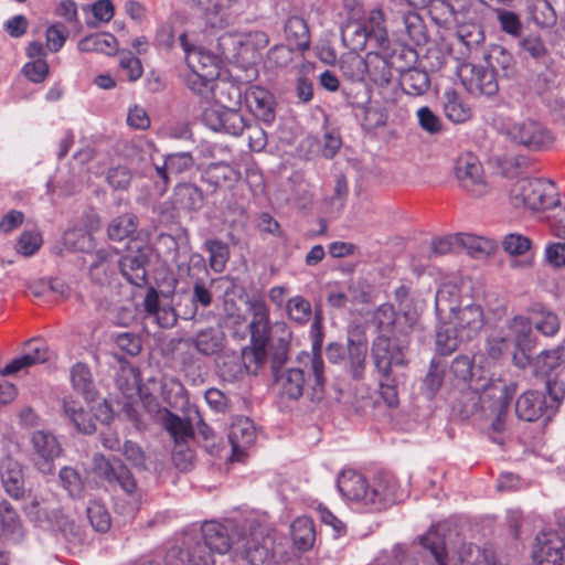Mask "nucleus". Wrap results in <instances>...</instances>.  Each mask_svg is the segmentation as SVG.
Listing matches in <instances>:
<instances>
[{
    "mask_svg": "<svg viewBox=\"0 0 565 565\" xmlns=\"http://www.w3.org/2000/svg\"><path fill=\"white\" fill-rule=\"evenodd\" d=\"M285 312L290 321L303 326L311 319L312 307L308 299L297 295L286 300Z\"/></svg>",
    "mask_w": 565,
    "mask_h": 565,
    "instance_id": "09e8293b",
    "label": "nucleus"
},
{
    "mask_svg": "<svg viewBox=\"0 0 565 565\" xmlns=\"http://www.w3.org/2000/svg\"><path fill=\"white\" fill-rule=\"evenodd\" d=\"M235 43L241 47L238 52L239 54H247L250 52L253 57L256 52L265 49L268 45L269 39L268 35L263 31H252L239 35Z\"/></svg>",
    "mask_w": 565,
    "mask_h": 565,
    "instance_id": "e2e57ef3",
    "label": "nucleus"
},
{
    "mask_svg": "<svg viewBox=\"0 0 565 565\" xmlns=\"http://www.w3.org/2000/svg\"><path fill=\"white\" fill-rule=\"evenodd\" d=\"M189 347L204 356L218 355L223 352L226 343L225 333L216 327H209L199 330L193 337L185 340Z\"/></svg>",
    "mask_w": 565,
    "mask_h": 565,
    "instance_id": "bb28decb",
    "label": "nucleus"
},
{
    "mask_svg": "<svg viewBox=\"0 0 565 565\" xmlns=\"http://www.w3.org/2000/svg\"><path fill=\"white\" fill-rule=\"evenodd\" d=\"M399 500H402V493L395 476L390 472L377 473L371 483L367 507L377 511Z\"/></svg>",
    "mask_w": 565,
    "mask_h": 565,
    "instance_id": "6ab92c4d",
    "label": "nucleus"
},
{
    "mask_svg": "<svg viewBox=\"0 0 565 565\" xmlns=\"http://www.w3.org/2000/svg\"><path fill=\"white\" fill-rule=\"evenodd\" d=\"M212 552L202 542H195L185 548L171 547L164 559L167 565H215Z\"/></svg>",
    "mask_w": 565,
    "mask_h": 565,
    "instance_id": "393cba45",
    "label": "nucleus"
},
{
    "mask_svg": "<svg viewBox=\"0 0 565 565\" xmlns=\"http://www.w3.org/2000/svg\"><path fill=\"white\" fill-rule=\"evenodd\" d=\"M179 42L185 54V62L190 71L204 73L205 77L218 76V60L214 54L198 46L189 39L186 33L179 36Z\"/></svg>",
    "mask_w": 565,
    "mask_h": 565,
    "instance_id": "a211bd4d",
    "label": "nucleus"
},
{
    "mask_svg": "<svg viewBox=\"0 0 565 565\" xmlns=\"http://www.w3.org/2000/svg\"><path fill=\"white\" fill-rule=\"evenodd\" d=\"M241 173L231 164L212 163L203 174V180L214 188H232L239 180Z\"/></svg>",
    "mask_w": 565,
    "mask_h": 565,
    "instance_id": "f704fd0d",
    "label": "nucleus"
},
{
    "mask_svg": "<svg viewBox=\"0 0 565 565\" xmlns=\"http://www.w3.org/2000/svg\"><path fill=\"white\" fill-rule=\"evenodd\" d=\"M511 204L532 211L548 210L559 203L555 183L544 179H520L510 190Z\"/></svg>",
    "mask_w": 565,
    "mask_h": 565,
    "instance_id": "20e7f679",
    "label": "nucleus"
},
{
    "mask_svg": "<svg viewBox=\"0 0 565 565\" xmlns=\"http://www.w3.org/2000/svg\"><path fill=\"white\" fill-rule=\"evenodd\" d=\"M500 332L503 335L512 339V344H514L516 348H521L529 342L530 335L532 333L531 318L515 316L508 322L505 328L500 330Z\"/></svg>",
    "mask_w": 565,
    "mask_h": 565,
    "instance_id": "de8ad7c7",
    "label": "nucleus"
},
{
    "mask_svg": "<svg viewBox=\"0 0 565 565\" xmlns=\"http://www.w3.org/2000/svg\"><path fill=\"white\" fill-rule=\"evenodd\" d=\"M450 372L456 379L462 382H468L471 391L472 385L477 382L486 384L489 381H501L500 379L487 377L486 375L477 377L473 362L468 356H457L451 363Z\"/></svg>",
    "mask_w": 565,
    "mask_h": 565,
    "instance_id": "a18cd8bd",
    "label": "nucleus"
},
{
    "mask_svg": "<svg viewBox=\"0 0 565 565\" xmlns=\"http://www.w3.org/2000/svg\"><path fill=\"white\" fill-rule=\"evenodd\" d=\"M418 313L415 309H404L396 313L393 306L381 305L374 315L380 334L408 337L418 322Z\"/></svg>",
    "mask_w": 565,
    "mask_h": 565,
    "instance_id": "9d476101",
    "label": "nucleus"
},
{
    "mask_svg": "<svg viewBox=\"0 0 565 565\" xmlns=\"http://www.w3.org/2000/svg\"><path fill=\"white\" fill-rule=\"evenodd\" d=\"M256 438L255 428L246 417L236 419L230 427L228 441L232 446L233 459L241 461Z\"/></svg>",
    "mask_w": 565,
    "mask_h": 565,
    "instance_id": "cd10ccee",
    "label": "nucleus"
},
{
    "mask_svg": "<svg viewBox=\"0 0 565 565\" xmlns=\"http://www.w3.org/2000/svg\"><path fill=\"white\" fill-rule=\"evenodd\" d=\"M407 337L379 334L373 341L371 354L376 371L388 379L393 366L406 365Z\"/></svg>",
    "mask_w": 565,
    "mask_h": 565,
    "instance_id": "0eeeda50",
    "label": "nucleus"
},
{
    "mask_svg": "<svg viewBox=\"0 0 565 565\" xmlns=\"http://www.w3.org/2000/svg\"><path fill=\"white\" fill-rule=\"evenodd\" d=\"M194 6L204 11L212 28L223 29L228 24L227 11L237 0H192Z\"/></svg>",
    "mask_w": 565,
    "mask_h": 565,
    "instance_id": "473e14b6",
    "label": "nucleus"
},
{
    "mask_svg": "<svg viewBox=\"0 0 565 565\" xmlns=\"http://www.w3.org/2000/svg\"><path fill=\"white\" fill-rule=\"evenodd\" d=\"M14 452H19V444L10 441L0 459V480L8 495L20 499L24 495V475L22 465L13 458Z\"/></svg>",
    "mask_w": 565,
    "mask_h": 565,
    "instance_id": "dca6fc26",
    "label": "nucleus"
},
{
    "mask_svg": "<svg viewBox=\"0 0 565 565\" xmlns=\"http://www.w3.org/2000/svg\"><path fill=\"white\" fill-rule=\"evenodd\" d=\"M70 377L72 387L86 401H92L96 395L95 383L89 367L84 363H76L71 367Z\"/></svg>",
    "mask_w": 565,
    "mask_h": 565,
    "instance_id": "58836bf2",
    "label": "nucleus"
},
{
    "mask_svg": "<svg viewBox=\"0 0 565 565\" xmlns=\"http://www.w3.org/2000/svg\"><path fill=\"white\" fill-rule=\"evenodd\" d=\"M50 354L49 347L43 340L32 339L25 343L23 353L8 363L0 373L2 375L15 374L29 366L49 361Z\"/></svg>",
    "mask_w": 565,
    "mask_h": 565,
    "instance_id": "b1692460",
    "label": "nucleus"
},
{
    "mask_svg": "<svg viewBox=\"0 0 565 565\" xmlns=\"http://www.w3.org/2000/svg\"><path fill=\"white\" fill-rule=\"evenodd\" d=\"M399 84L407 95L420 96L428 90L430 81L427 72L414 67L401 73Z\"/></svg>",
    "mask_w": 565,
    "mask_h": 565,
    "instance_id": "79ce46f5",
    "label": "nucleus"
},
{
    "mask_svg": "<svg viewBox=\"0 0 565 565\" xmlns=\"http://www.w3.org/2000/svg\"><path fill=\"white\" fill-rule=\"evenodd\" d=\"M428 10L431 19L439 25L457 22V9L448 0H431Z\"/></svg>",
    "mask_w": 565,
    "mask_h": 565,
    "instance_id": "052dcab7",
    "label": "nucleus"
},
{
    "mask_svg": "<svg viewBox=\"0 0 565 565\" xmlns=\"http://www.w3.org/2000/svg\"><path fill=\"white\" fill-rule=\"evenodd\" d=\"M205 249L210 254V267L215 273H222L228 260V247L220 239H209L205 243Z\"/></svg>",
    "mask_w": 565,
    "mask_h": 565,
    "instance_id": "680f3d73",
    "label": "nucleus"
},
{
    "mask_svg": "<svg viewBox=\"0 0 565 565\" xmlns=\"http://www.w3.org/2000/svg\"><path fill=\"white\" fill-rule=\"evenodd\" d=\"M87 518L95 531L105 533L110 529L111 519L108 510L98 501L89 502Z\"/></svg>",
    "mask_w": 565,
    "mask_h": 565,
    "instance_id": "0e129e2a",
    "label": "nucleus"
},
{
    "mask_svg": "<svg viewBox=\"0 0 565 565\" xmlns=\"http://www.w3.org/2000/svg\"><path fill=\"white\" fill-rule=\"evenodd\" d=\"M341 70L353 82H363L367 76L369 54L365 57L351 55L341 62Z\"/></svg>",
    "mask_w": 565,
    "mask_h": 565,
    "instance_id": "6e6d98bb",
    "label": "nucleus"
},
{
    "mask_svg": "<svg viewBox=\"0 0 565 565\" xmlns=\"http://www.w3.org/2000/svg\"><path fill=\"white\" fill-rule=\"evenodd\" d=\"M507 136L514 142L532 150H540L552 145V135L535 120L512 122L507 127Z\"/></svg>",
    "mask_w": 565,
    "mask_h": 565,
    "instance_id": "2eb2a0df",
    "label": "nucleus"
},
{
    "mask_svg": "<svg viewBox=\"0 0 565 565\" xmlns=\"http://www.w3.org/2000/svg\"><path fill=\"white\" fill-rule=\"evenodd\" d=\"M216 77H205L204 73L190 71L185 77L186 86L196 95L205 100L214 96V79Z\"/></svg>",
    "mask_w": 565,
    "mask_h": 565,
    "instance_id": "bf43d9fd",
    "label": "nucleus"
},
{
    "mask_svg": "<svg viewBox=\"0 0 565 565\" xmlns=\"http://www.w3.org/2000/svg\"><path fill=\"white\" fill-rule=\"evenodd\" d=\"M444 111L446 117L456 124L469 120L472 116L471 108L454 90H447L444 94Z\"/></svg>",
    "mask_w": 565,
    "mask_h": 565,
    "instance_id": "c03bdc74",
    "label": "nucleus"
},
{
    "mask_svg": "<svg viewBox=\"0 0 565 565\" xmlns=\"http://www.w3.org/2000/svg\"><path fill=\"white\" fill-rule=\"evenodd\" d=\"M467 286L456 278L444 281L435 297L438 319L436 348L443 355L452 353L463 341L475 338L484 327L481 305L465 294Z\"/></svg>",
    "mask_w": 565,
    "mask_h": 565,
    "instance_id": "f257e3e1",
    "label": "nucleus"
},
{
    "mask_svg": "<svg viewBox=\"0 0 565 565\" xmlns=\"http://www.w3.org/2000/svg\"><path fill=\"white\" fill-rule=\"evenodd\" d=\"M151 248L148 245L138 247L118 260L121 275L131 285L141 287L147 284V266L150 260Z\"/></svg>",
    "mask_w": 565,
    "mask_h": 565,
    "instance_id": "aec40b11",
    "label": "nucleus"
},
{
    "mask_svg": "<svg viewBox=\"0 0 565 565\" xmlns=\"http://www.w3.org/2000/svg\"><path fill=\"white\" fill-rule=\"evenodd\" d=\"M342 40L353 51H363L372 41L367 30L359 22L348 23L342 29Z\"/></svg>",
    "mask_w": 565,
    "mask_h": 565,
    "instance_id": "603ef678",
    "label": "nucleus"
},
{
    "mask_svg": "<svg viewBox=\"0 0 565 565\" xmlns=\"http://www.w3.org/2000/svg\"><path fill=\"white\" fill-rule=\"evenodd\" d=\"M148 412L161 424L171 437L178 441H185L192 436V426L188 420L172 414L169 409L160 407L154 398L146 402Z\"/></svg>",
    "mask_w": 565,
    "mask_h": 565,
    "instance_id": "5701e85b",
    "label": "nucleus"
},
{
    "mask_svg": "<svg viewBox=\"0 0 565 565\" xmlns=\"http://www.w3.org/2000/svg\"><path fill=\"white\" fill-rule=\"evenodd\" d=\"M363 26L367 30L371 40L374 41L377 46H386L387 31L384 24V14L382 10H371L365 23H363Z\"/></svg>",
    "mask_w": 565,
    "mask_h": 565,
    "instance_id": "864d4df0",
    "label": "nucleus"
},
{
    "mask_svg": "<svg viewBox=\"0 0 565 565\" xmlns=\"http://www.w3.org/2000/svg\"><path fill=\"white\" fill-rule=\"evenodd\" d=\"M223 116L224 127H222L221 131L239 136L248 127L247 119L237 109L226 107Z\"/></svg>",
    "mask_w": 565,
    "mask_h": 565,
    "instance_id": "338daca9",
    "label": "nucleus"
},
{
    "mask_svg": "<svg viewBox=\"0 0 565 565\" xmlns=\"http://www.w3.org/2000/svg\"><path fill=\"white\" fill-rule=\"evenodd\" d=\"M285 36L289 45L297 51L309 47L310 33L307 22L297 15L289 17L285 23Z\"/></svg>",
    "mask_w": 565,
    "mask_h": 565,
    "instance_id": "4c0bfd02",
    "label": "nucleus"
},
{
    "mask_svg": "<svg viewBox=\"0 0 565 565\" xmlns=\"http://www.w3.org/2000/svg\"><path fill=\"white\" fill-rule=\"evenodd\" d=\"M531 246V239L519 233L508 234L502 241L503 249L510 255H524Z\"/></svg>",
    "mask_w": 565,
    "mask_h": 565,
    "instance_id": "774afa93",
    "label": "nucleus"
},
{
    "mask_svg": "<svg viewBox=\"0 0 565 565\" xmlns=\"http://www.w3.org/2000/svg\"><path fill=\"white\" fill-rule=\"evenodd\" d=\"M60 484L74 499H81L84 493V481L73 467H63L58 472Z\"/></svg>",
    "mask_w": 565,
    "mask_h": 565,
    "instance_id": "4d7b16f0",
    "label": "nucleus"
},
{
    "mask_svg": "<svg viewBox=\"0 0 565 565\" xmlns=\"http://www.w3.org/2000/svg\"><path fill=\"white\" fill-rule=\"evenodd\" d=\"M486 65L493 73L509 77L514 72V58L512 54L500 45L492 46L484 57Z\"/></svg>",
    "mask_w": 565,
    "mask_h": 565,
    "instance_id": "a19ab883",
    "label": "nucleus"
},
{
    "mask_svg": "<svg viewBox=\"0 0 565 565\" xmlns=\"http://www.w3.org/2000/svg\"><path fill=\"white\" fill-rule=\"evenodd\" d=\"M495 241L470 233H459V250L473 258H486L497 250Z\"/></svg>",
    "mask_w": 565,
    "mask_h": 565,
    "instance_id": "72a5a7b5",
    "label": "nucleus"
},
{
    "mask_svg": "<svg viewBox=\"0 0 565 565\" xmlns=\"http://www.w3.org/2000/svg\"><path fill=\"white\" fill-rule=\"evenodd\" d=\"M63 416L81 434L92 435L96 431V425L90 412L75 397L67 395L61 401Z\"/></svg>",
    "mask_w": 565,
    "mask_h": 565,
    "instance_id": "a878e982",
    "label": "nucleus"
},
{
    "mask_svg": "<svg viewBox=\"0 0 565 565\" xmlns=\"http://www.w3.org/2000/svg\"><path fill=\"white\" fill-rule=\"evenodd\" d=\"M458 76L472 95L493 96L499 90L498 76L487 65L465 63L459 66Z\"/></svg>",
    "mask_w": 565,
    "mask_h": 565,
    "instance_id": "4468645a",
    "label": "nucleus"
},
{
    "mask_svg": "<svg viewBox=\"0 0 565 565\" xmlns=\"http://www.w3.org/2000/svg\"><path fill=\"white\" fill-rule=\"evenodd\" d=\"M64 245L75 252H89L95 243L92 233L83 228H71L64 233Z\"/></svg>",
    "mask_w": 565,
    "mask_h": 565,
    "instance_id": "5fc2aeb1",
    "label": "nucleus"
},
{
    "mask_svg": "<svg viewBox=\"0 0 565 565\" xmlns=\"http://www.w3.org/2000/svg\"><path fill=\"white\" fill-rule=\"evenodd\" d=\"M245 527L246 524L239 529L238 524L233 520H228L225 523L214 521L205 522L202 526V535L204 539L202 544L217 554H225L231 550L235 552L237 539L242 535Z\"/></svg>",
    "mask_w": 565,
    "mask_h": 565,
    "instance_id": "9b49d317",
    "label": "nucleus"
},
{
    "mask_svg": "<svg viewBox=\"0 0 565 565\" xmlns=\"http://www.w3.org/2000/svg\"><path fill=\"white\" fill-rule=\"evenodd\" d=\"M371 484L365 478L353 470L344 471L338 479V489L350 500L361 501L369 505Z\"/></svg>",
    "mask_w": 565,
    "mask_h": 565,
    "instance_id": "2f4dec72",
    "label": "nucleus"
},
{
    "mask_svg": "<svg viewBox=\"0 0 565 565\" xmlns=\"http://www.w3.org/2000/svg\"><path fill=\"white\" fill-rule=\"evenodd\" d=\"M193 164V157L189 152L167 156L162 166H154V175H150L151 178L156 177L158 179L154 181V195L163 196L167 193L170 183V174L178 175L184 173L192 169Z\"/></svg>",
    "mask_w": 565,
    "mask_h": 565,
    "instance_id": "f3484780",
    "label": "nucleus"
},
{
    "mask_svg": "<svg viewBox=\"0 0 565 565\" xmlns=\"http://www.w3.org/2000/svg\"><path fill=\"white\" fill-rule=\"evenodd\" d=\"M367 341L359 334L348 339V365L354 379H362L365 371Z\"/></svg>",
    "mask_w": 565,
    "mask_h": 565,
    "instance_id": "c9c22d12",
    "label": "nucleus"
},
{
    "mask_svg": "<svg viewBox=\"0 0 565 565\" xmlns=\"http://www.w3.org/2000/svg\"><path fill=\"white\" fill-rule=\"evenodd\" d=\"M512 347V339L503 335L500 331L488 338L486 344L487 355L493 360H500Z\"/></svg>",
    "mask_w": 565,
    "mask_h": 565,
    "instance_id": "69168bd1",
    "label": "nucleus"
},
{
    "mask_svg": "<svg viewBox=\"0 0 565 565\" xmlns=\"http://www.w3.org/2000/svg\"><path fill=\"white\" fill-rule=\"evenodd\" d=\"M292 332L285 321H276L269 333L268 347L271 353L273 369L281 366L288 359Z\"/></svg>",
    "mask_w": 565,
    "mask_h": 565,
    "instance_id": "c85d7f7f",
    "label": "nucleus"
},
{
    "mask_svg": "<svg viewBox=\"0 0 565 565\" xmlns=\"http://www.w3.org/2000/svg\"><path fill=\"white\" fill-rule=\"evenodd\" d=\"M77 47L81 52L114 55L118 52V42L111 33L100 32L81 39Z\"/></svg>",
    "mask_w": 565,
    "mask_h": 565,
    "instance_id": "e433bc0d",
    "label": "nucleus"
},
{
    "mask_svg": "<svg viewBox=\"0 0 565 565\" xmlns=\"http://www.w3.org/2000/svg\"><path fill=\"white\" fill-rule=\"evenodd\" d=\"M306 358L309 360V365L306 364V370L290 367L280 374H276V385L282 396L298 399L303 394L306 384L312 388L315 394L322 391L324 385V362L320 349H317L315 345L312 354H307ZM274 371L277 373V369Z\"/></svg>",
    "mask_w": 565,
    "mask_h": 565,
    "instance_id": "f03ea898",
    "label": "nucleus"
},
{
    "mask_svg": "<svg viewBox=\"0 0 565 565\" xmlns=\"http://www.w3.org/2000/svg\"><path fill=\"white\" fill-rule=\"evenodd\" d=\"M117 249L108 246L98 249L89 265V276L93 281L105 285L110 281L118 267Z\"/></svg>",
    "mask_w": 565,
    "mask_h": 565,
    "instance_id": "c756f323",
    "label": "nucleus"
},
{
    "mask_svg": "<svg viewBox=\"0 0 565 565\" xmlns=\"http://www.w3.org/2000/svg\"><path fill=\"white\" fill-rule=\"evenodd\" d=\"M32 462L35 469L42 475H52L55 470V459L58 458L63 448L57 437L46 430H36L31 436Z\"/></svg>",
    "mask_w": 565,
    "mask_h": 565,
    "instance_id": "f8f14e48",
    "label": "nucleus"
},
{
    "mask_svg": "<svg viewBox=\"0 0 565 565\" xmlns=\"http://www.w3.org/2000/svg\"><path fill=\"white\" fill-rule=\"evenodd\" d=\"M291 537L297 548L308 551L313 546L316 530L312 519L299 516L291 524Z\"/></svg>",
    "mask_w": 565,
    "mask_h": 565,
    "instance_id": "37998d69",
    "label": "nucleus"
},
{
    "mask_svg": "<svg viewBox=\"0 0 565 565\" xmlns=\"http://www.w3.org/2000/svg\"><path fill=\"white\" fill-rule=\"evenodd\" d=\"M455 175L460 186L473 196H483L490 191L483 167L479 158L471 153H461L455 163Z\"/></svg>",
    "mask_w": 565,
    "mask_h": 565,
    "instance_id": "1a4fd4ad",
    "label": "nucleus"
},
{
    "mask_svg": "<svg viewBox=\"0 0 565 565\" xmlns=\"http://www.w3.org/2000/svg\"><path fill=\"white\" fill-rule=\"evenodd\" d=\"M246 104L254 116L266 124L275 120V100L270 92L252 86L246 93Z\"/></svg>",
    "mask_w": 565,
    "mask_h": 565,
    "instance_id": "7c9ffc66",
    "label": "nucleus"
},
{
    "mask_svg": "<svg viewBox=\"0 0 565 565\" xmlns=\"http://www.w3.org/2000/svg\"><path fill=\"white\" fill-rule=\"evenodd\" d=\"M531 322L535 329L545 337H554L561 328V321L556 313L545 308L531 311Z\"/></svg>",
    "mask_w": 565,
    "mask_h": 565,
    "instance_id": "8fccbe9b",
    "label": "nucleus"
},
{
    "mask_svg": "<svg viewBox=\"0 0 565 565\" xmlns=\"http://www.w3.org/2000/svg\"><path fill=\"white\" fill-rule=\"evenodd\" d=\"M472 392L479 396L483 409H490L497 414L492 427L495 431H501L503 417L512 398L509 386L503 381H489L486 384L477 382L472 385Z\"/></svg>",
    "mask_w": 565,
    "mask_h": 565,
    "instance_id": "6e6552de",
    "label": "nucleus"
},
{
    "mask_svg": "<svg viewBox=\"0 0 565 565\" xmlns=\"http://www.w3.org/2000/svg\"><path fill=\"white\" fill-rule=\"evenodd\" d=\"M248 305L252 313L248 323L250 347L243 349L242 360L248 371H256L267 360V347L273 324H270L269 308L264 300L254 299Z\"/></svg>",
    "mask_w": 565,
    "mask_h": 565,
    "instance_id": "7ed1b4c3",
    "label": "nucleus"
},
{
    "mask_svg": "<svg viewBox=\"0 0 565 565\" xmlns=\"http://www.w3.org/2000/svg\"><path fill=\"white\" fill-rule=\"evenodd\" d=\"M139 225L138 217L132 213H126L110 221L107 227L108 238L115 242L130 237Z\"/></svg>",
    "mask_w": 565,
    "mask_h": 565,
    "instance_id": "49530a36",
    "label": "nucleus"
},
{
    "mask_svg": "<svg viewBox=\"0 0 565 565\" xmlns=\"http://www.w3.org/2000/svg\"><path fill=\"white\" fill-rule=\"evenodd\" d=\"M174 204L184 210L196 211L204 204V195L200 188L192 183L178 184L173 193Z\"/></svg>",
    "mask_w": 565,
    "mask_h": 565,
    "instance_id": "ea45409f",
    "label": "nucleus"
},
{
    "mask_svg": "<svg viewBox=\"0 0 565 565\" xmlns=\"http://www.w3.org/2000/svg\"><path fill=\"white\" fill-rule=\"evenodd\" d=\"M374 84L384 86L392 79L390 62L377 53H369L367 76Z\"/></svg>",
    "mask_w": 565,
    "mask_h": 565,
    "instance_id": "3c124183",
    "label": "nucleus"
},
{
    "mask_svg": "<svg viewBox=\"0 0 565 565\" xmlns=\"http://www.w3.org/2000/svg\"><path fill=\"white\" fill-rule=\"evenodd\" d=\"M422 545L428 550L438 565H447V553L445 539L431 527L422 539Z\"/></svg>",
    "mask_w": 565,
    "mask_h": 565,
    "instance_id": "13d9d810",
    "label": "nucleus"
},
{
    "mask_svg": "<svg viewBox=\"0 0 565 565\" xmlns=\"http://www.w3.org/2000/svg\"><path fill=\"white\" fill-rule=\"evenodd\" d=\"M564 397L562 384L555 383L553 386L548 382V388L545 392L527 391L516 401L515 412L519 418L526 422H534L544 418L550 422L556 414Z\"/></svg>",
    "mask_w": 565,
    "mask_h": 565,
    "instance_id": "39448f33",
    "label": "nucleus"
},
{
    "mask_svg": "<svg viewBox=\"0 0 565 565\" xmlns=\"http://www.w3.org/2000/svg\"><path fill=\"white\" fill-rule=\"evenodd\" d=\"M95 471L109 484L119 486L135 501L140 500L137 482L130 470L119 460L109 461L102 454L93 457Z\"/></svg>",
    "mask_w": 565,
    "mask_h": 565,
    "instance_id": "ddd939ff",
    "label": "nucleus"
},
{
    "mask_svg": "<svg viewBox=\"0 0 565 565\" xmlns=\"http://www.w3.org/2000/svg\"><path fill=\"white\" fill-rule=\"evenodd\" d=\"M533 374L536 377L545 380V388H548V382L552 386L557 379L565 372V350L559 345L554 350L544 351L532 362Z\"/></svg>",
    "mask_w": 565,
    "mask_h": 565,
    "instance_id": "4be33fe9",
    "label": "nucleus"
},
{
    "mask_svg": "<svg viewBox=\"0 0 565 565\" xmlns=\"http://www.w3.org/2000/svg\"><path fill=\"white\" fill-rule=\"evenodd\" d=\"M565 543L555 532H541L535 539L533 561L536 565H562Z\"/></svg>",
    "mask_w": 565,
    "mask_h": 565,
    "instance_id": "412c9836",
    "label": "nucleus"
},
{
    "mask_svg": "<svg viewBox=\"0 0 565 565\" xmlns=\"http://www.w3.org/2000/svg\"><path fill=\"white\" fill-rule=\"evenodd\" d=\"M248 534L244 531L237 539L235 554L245 556L250 565H273L274 539L256 521H245Z\"/></svg>",
    "mask_w": 565,
    "mask_h": 565,
    "instance_id": "423d86ee",
    "label": "nucleus"
}]
</instances>
